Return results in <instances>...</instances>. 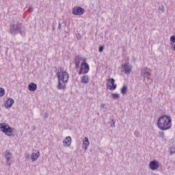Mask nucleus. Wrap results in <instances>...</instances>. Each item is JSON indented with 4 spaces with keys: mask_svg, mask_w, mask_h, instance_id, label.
<instances>
[{
    "mask_svg": "<svg viewBox=\"0 0 175 175\" xmlns=\"http://www.w3.org/2000/svg\"><path fill=\"white\" fill-rule=\"evenodd\" d=\"M157 126L161 131H167L172 128V118L166 115L161 116L157 122Z\"/></svg>",
    "mask_w": 175,
    "mask_h": 175,
    "instance_id": "1",
    "label": "nucleus"
},
{
    "mask_svg": "<svg viewBox=\"0 0 175 175\" xmlns=\"http://www.w3.org/2000/svg\"><path fill=\"white\" fill-rule=\"evenodd\" d=\"M58 79V90H66V83L69 80V74L66 71H59L57 72Z\"/></svg>",
    "mask_w": 175,
    "mask_h": 175,
    "instance_id": "2",
    "label": "nucleus"
},
{
    "mask_svg": "<svg viewBox=\"0 0 175 175\" xmlns=\"http://www.w3.org/2000/svg\"><path fill=\"white\" fill-rule=\"evenodd\" d=\"M10 33L13 36H16V35H21V36H24L25 35V31L23 29V26L21 23L18 21L11 23L10 25Z\"/></svg>",
    "mask_w": 175,
    "mask_h": 175,
    "instance_id": "3",
    "label": "nucleus"
},
{
    "mask_svg": "<svg viewBox=\"0 0 175 175\" xmlns=\"http://www.w3.org/2000/svg\"><path fill=\"white\" fill-rule=\"evenodd\" d=\"M0 129L3 133L6 135L7 136H14L13 135V130L14 129L12 128L10 125L6 123H1L0 124Z\"/></svg>",
    "mask_w": 175,
    "mask_h": 175,
    "instance_id": "4",
    "label": "nucleus"
},
{
    "mask_svg": "<svg viewBox=\"0 0 175 175\" xmlns=\"http://www.w3.org/2000/svg\"><path fill=\"white\" fill-rule=\"evenodd\" d=\"M151 73H152V71L148 67H144L141 69L140 76L143 77L144 80H146V79L150 80Z\"/></svg>",
    "mask_w": 175,
    "mask_h": 175,
    "instance_id": "5",
    "label": "nucleus"
},
{
    "mask_svg": "<svg viewBox=\"0 0 175 175\" xmlns=\"http://www.w3.org/2000/svg\"><path fill=\"white\" fill-rule=\"evenodd\" d=\"M90 72V66L85 62V59H83V62L81 63L79 75H87Z\"/></svg>",
    "mask_w": 175,
    "mask_h": 175,
    "instance_id": "6",
    "label": "nucleus"
},
{
    "mask_svg": "<svg viewBox=\"0 0 175 175\" xmlns=\"http://www.w3.org/2000/svg\"><path fill=\"white\" fill-rule=\"evenodd\" d=\"M72 13L74 16H83L85 13V10L81 7L76 6L72 8Z\"/></svg>",
    "mask_w": 175,
    "mask_h": 175,
    "instance_id": "7",
    "label": "nucleus"
},
{
    "mask_svg": "<svg viewBox=\"0 0 175 175\" xmlns=\"http://www.w3.org/2000/svg\"><path fill=\"white\" fill-rule=\"evenodd\" d=\"M4 157L6 159V163L8 166H10L12 165V153L9 150H6L4 152Z\"/></svg>",
    "mask_w": 175,
    "mask_h": 175,
    "instance_id": "8",
    "label": "nucleus"
},
{
    "mask_svg": "<svg viewBox=\"0 0 175 175\" xmlns=\"http://www.w3.org/2000/svg\"><path fill=\"white\" fill-rule=\"evenodd\" d=\"M123 68V72L126 75H131V72H132V66L131 65H129L128 64H124L122 65Z\"/></svg>",
    "mask_w": 175,
    "mask_h": 175,
    "instance_id": "9",
    "label": "nucleus"
},
{
    "mask_svg": "<svg viewBox=\"0 0 175 175\" xmlns=\"http://www.w3.org/2000/svg\"><path fill=\"white\" fill-rule=\"evenodd\" d=\"M149 167L151 170H157L159 167V163L157 161H152L149 163Z\"/></svg>",
    "mask_w": 175,
    "mask_h": 175,
    "instance_id": "10",
    "label": "nucleus"
},
{
    "mask_svg": "<svg viewBox=\"0 0 175 175\" xmlns=\"http://www.w3.org/2000/svg\"><path fill=\"white\" fill-rule=\"evenodd\" d=\"M107 81H109L111 83V85H108V87H109V90H114L117 88V84H114V83H116V80H114L113 78L108 79Z\"/></svg>",
    "mask_w": 175,
    "mask_h": 175,
    "instance_id": "11",
    "label": "nucleus"
},
{
    "mask_svg": "<svg viewBox=\"0 0 175 175\" xmlns=\"http://www.w3.org/2000/svg\"><path fill=\"white\" fill-rule=\"evenodd\" d=\"M13 103H14V100L12 98H10L6 100L4 106L5 109H9L10 107H12V106H13Z\"/></svg>",
    "mask_w": 175,
    "mask_h": 175,
    "instance_id": "12",
    "label": "nucleus"
},
{
    "mask_svg": "<svg viewBox=\"0 0 175 175\" xmlns=\"http://www.w3.org/2000/svg\"><path fill=\"white\" fill-rule=\"evenodd\" d=\"M63 143L65 144V146L70 147V144H72V137H70V136L66 137Z\"/></svg>",
    "mask_w": 175,
    "mask_h": 175,
    "instance_id": "13",
    "label": "nucleus"
},
{
    "mask_svg": "<svg viewBox=\"0 0 175 175\" xmlns=\"http://www.w3.org/2000/svg\"><path fill=\"white\" fill-rule=\"evenodd\" d=\"M88 146H90V140L88 139V137H85L82 146L83 148L84 149V151H87V150H88Z\"/></svg>",
    "mask_w": 175,
    "mask_h": 175,
    "instance_id": "14",
    "label": "nucleus"
},
{
    "mask_svg": "<svg viewBox=\"0 0 175 175\" xmlns=\"http://www.w3.org/2000/svg\"><path fill=\"white\" fill-rule=\"evenodd\" d=\"M40 155V152H39V150H38L36 152H33L32 154L31 155L32 162H35V161H37Z\"/></svg>",
    "mask_w": 175,
    "mask_h": 175,
    "instance_id": "15",
    "label": "nucleus"
},
{
    "mask_svg": "<svg viewBox=\"0 0 175 175\" xmlns=\"http://www.w3.org/2000/svg\"><path fill=\"white\" fill-rule=\"evenodd\" d=\"M37 88H38V85H36V83H30L28 85L29 91H31V92L36 91Z\"/></svg>",
    "mask_w": 175,
    "mask_h": 175,
    "instance_id": "16",
    "label": "nucleus"
},
{
    "mask_svg": "<svg viewBox=\"0 0 175 175\" xmlns=\"http://www.w3.org/2000/svg\"><path fill=\"white\" fill-rule=\"evenodd\" d=\"M81 82L83 84H88L90 83V77L88 75H83L81 78Z\"/></svg>",
    "mask_w": 175,
    "mask_h": 175,
    "instance_id": "17",
    "label": "nucleus"
},
{
    "mask_svg": "<svg viewBox=\"0 0 175 175\" xmlns=\"http://www.w3.org/2000/svg\"><path fill=\"white\" fill-rule=\"evenodd\" d=\"M81 59H83V57H81L79 56H76L75 64L76 68H80V62H81Z\"/></svg>",
    "mask_w": 175,
    "mask_h": 175,
    "instance_id": "18",
    "label": "nucleus"
},
{
    "mask_svg": "<svg viewBox=\"0 0 175 175\" xmlns=\"http://www.w3.org/2000/svg\"><path fill=\"white\" fill-rule=\"evenodd\" d=\"M120 92L121 94H122L123 95H125V94L128 92V87L126 86V85H123V86L120 89Z\"/></svg>",
    "mask_w": 175,
    "mask_h": 175,
    "instance_id": "19",
    "label": "nucleus"
},
{
    "mask_svg": "<svg viewBox=\"0 0 175 175\" xmlns=\"http://www.w3.org/2000/svg\"><path fill=\"white\" fill-rule=\"evenodd\" d=\"M111 96L113 99H120V94L117 93H112Z\"/></svg>",
    "mask_w": 175,
    "mask_h": 175,
    "instance_id": "20",
    "label": "nucleus"
},
{
    "mask_svg": "<svg viewBox=\"0 0 175 175\" xmlns=\"http://www.w3.org/2000/svg\"><path fill=\"white\" fill-rule=\"evenodd\" d=\"M5 95V89L0 88V96H3Z\"/></svg>",
    "mask_w": 175,
    "mask_h": 175,
    "instance_id": "21",
    "label": "nucleus"
},
{
    "mask_svg": "<svg viewBox=\"0 0 175 175\" xmlns=\"http://www.w3.org/2000/svg\"><path fill=\"white\" fill-rule=\"evenodd\" d=\"M170 151L171 155H173V154L175 153V146L171 147L170 149Z\"/></svg>",
    "mask_w": 175,
    "mask_h": 175,
    "instance_id": "22",
    "label": "nucleus"
},
{
    "mask_svg": "<svg viewBox=\"0 0 175 175\" xmlns=\"http://www.w3.org/2000/svg\"><path fill=\"white\" fill-rule=\"evenodd\" d=\"M110 120L112 121L110 126H111V128H114V126H116V121L113 118H111Z\"/></svg>",
    "mask_w": 175,
    "mask_h": 175,
    "instance_id": "23",
    "label": "nucleus"
},
{
    "mask_svg": "<svg viewBox=\"0 0 175 175\" xmlns=\"http://www.w3.org/2000/svg\"><path fill=\"white\" fill-rule=\"evenodd\" d=\"M170 42L175 43V36H172L170 38Z\"/></svg>",
    "mask_w": 175,
    "mask_h": 175,
    "instance_id": "24",
    "label": "nucleus"
},
{
    "mask_svg": "<svg viewBox=\"0 0 175 175\" xmlns=\"http://www.w3.org/2000/svg\"><path fill=\"white\" fill-rule=\"evenodd\" d=\"M105 49V47L103 46H100L98 47V51L99 53H102L103 51V49Z\"/></svg>",
    "mask_w": 175,
    "mask_h": 175,
    "instance_id": "25",
    "label": "nucleus"
},
{
    "mask_svg": "<svg viewBox=\"0 0 175 175\" xmlns=\"http://www.w3.org/2000/svg\"><path fill=\"white\" fill-rule=\"evenodd\" d=\"M29 157H30L29 153H25V159H29Z\"/></svg>",
    "mask_w": 175,
    "mask_h": 175,
    "instance_id": "26",
    "label": "nucleus"
},
{
    "mask_svg": "<svg viewBox=\"0 0 175 175\" xmlns=\"http://www.w3.org/2000/svg\"><path fill=\"white\" fill-rule=\"evenodd\" d=\"M44 118H49V113L47 112L44 113Z\"/></svg>",
    "mask_w": 175,
    "mask_h": 175,
    "instance_id": "27",
    "label": "nucleus"
},
{
    "mask_svg": "<svg viewBox=\"0 0 175 175\" xmlns=\"http://www.w3.org/2000/svg\"><path fill=\"white\" fill-rule=\"evenodd\" d=\"M33 7H32V5H31L29 8V12H33Z\"/></svg>",
    "mask_w": 175,
    "mask_h": 175,
    "instance_id": "28",
    "label": "nucleus"
},
{
    "mask_svg": "<svg viewBox=\"0 0 175 175\" xmlns=\"http://www.w3.org/2000/svg\"><path fill=\"white\" fill-rule=\"evenodd\" d=\"M161 137H165V133L163 132H161V133H160Z\"/></svg>",
    "mask_w": 175,
    "mask_h": 175,
    "instance_id": "29",
    "label": "nucleus"
},
{
    "mask_svg": "<svg viewBox=\"0 0 175 175\" xmlns=\"http://www.w3.org/2000/svg\"><path fill=\"white\" fill-rule=\"evenodd\" d=\"M57 29H61V23H59V24H58Z\"/></svg>",
    "mask_w": 175,
    "mask_h": 175,
    "instance_id": "30",
    "label": "nucleus"
},
{
    "mask_svg": "<svg viewBox=\"0 0 175 175\" xmlns=\"http://www.w3.org/2000/svg\"><path fill=\"white\" fill-rule=\"evenodd\" d=\"M172 49H173V51H175V44L172 46Z\"/></svg>",
    "mask_w": 175,
    "mask_h": 175,
    "instance_id": "31",
    "label": "nucleus"
},
{
    "mask_svg": "<svg viewBox=\"0 0 175 175\" xmlns=\"http://www.w3.org/2000/svg\"><path fill=\"white\" fill-rule=\"evenodd\" d=\"M101 108H102V109H105V104H102V105H101Z\"/></svg>",
    "mask_w": 175,
    "mask_h": 175,
    "instance_id": "32",
    "label": "nucleus"
},
{
    "mask_svg": "<svg viewBox=\"0 0 175 175\" xmlns=\"http://www.w3.org/2000/svg\"><path fill=\"white\" fill-rule=\"evenodd\" d=\"M159 9H160L161 10H163V12L164 7L162 6L161 8V7H159Z\"/></svg>",
    "mask_w": 175,
    "mask_h": 175,
    "instance_id": "33",
    "label": "nucleus"
},
{
    "mask_svg": "<svg viewBox=\"0 0 175 175\" xmlns=\"http://www.w3.org/2000/svg\"><path fill=\"white\" fill-rule=\"evenodd\" d=\"M148 100H150V103L152 102V100H151V98H148Z\"/></svg>",
    "mask_w": 175,
    "mask_h": 175,
    "instance_id": "34",
    "label": "nucleus"
},
{
    "mask_svg": "<svg viewBox=\"0 0 175 175\" xmlns=\"http://www.w3.org/2000/svg\"><path fill=\"white\" fill-rule=\"evenodd\" d=\"M53 29H55V28L54 27V26H53Z\"/></svg>",
    "mask_w": 175,
    "mask_h": 175,
    "instance_id": "35",
    "label": "nucleus"
}]
</instances>
